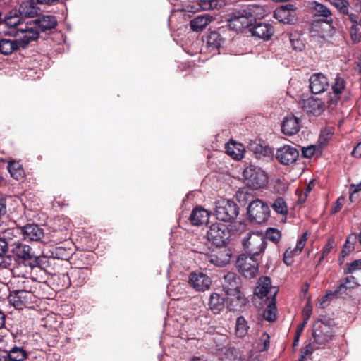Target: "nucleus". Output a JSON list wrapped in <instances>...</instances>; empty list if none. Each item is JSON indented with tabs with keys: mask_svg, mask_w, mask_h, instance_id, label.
I'll return each mask as SVG.
<instances>
[{
	"mask_svg": "<svg viewBox=\"0 0 361 361\" xmlns=\"http://www.w3.org/2000/svg\"><path fill=\"white\" fill-rule=\"evenodd\" d=\"M350 35L354 43H358L361 40V33L359 31L357 25H353L350 27Z\"/></svg>",
	"mask_w": 361,
	"mask_h": 361,
	"instance_id": "49530a36",
	"label": "nucleus"
},
{
	"mask_svg": "<svg viewBox=\"0 0 361 361\" xmlns=\"http://www.w3.org/2000/svg\"><path fill=\"white\" fill-rule=\"evenodd\" d=\"M35 25L39 31L46 32L54 28L57 25V20L54 16H42L35 20Z\"/></svg>",
	"mask_w": 361,
	"mask_h": 361,
	"instance_id": "b1692460",
	"label": "nucleus"
},
{
	"mask_svg": "<svg viewBox=\"0 0 361 361\" xmlns=\"http://www.w3.org/2000/svg\"><path fill=\"white\" fill-rule=\"evenodd\" d=\"M19 31L22 33L20 39H18L21 48H25L30 41L35 40L39 37V30H35L32 27H28L27 25L25 28H20Z\"/></svg>",
	"mask_w": 361,
	"mask_h": 361,
	"instance_id": "a878e982",
	"label": "nucleus"
},
{
	"mask_svg": "<svg viewBox=\"0 0 361 361\" xmlns=\"http://www.w3.org/2000/svg\"><path fill=\"white\" fill-rule=\"evenodd\" d=\"M244 249L250 256L255 257L261 254L266 248L267 242L259 232L249 233L243 240Z\"/></svg>",
	"mask_w": 361,
	"mask_h": 361,
	"instance_id": "39448f33",
	"label": "nucleus"
},
{
	"mask_svg": "<svg viewBox=\"0 0 361 361\" xmlns=\"http://www.w3.org/2000/svg\"><path fill=\"white\" fill-rule=\"evenodd\" d=\"M11 252L15 255L18 262H37V259L32 249L27 245L18 243H12Z\"/></svg>",
	"mask_w": 361,
	"mask_h": 361,
	"instance_id": "9b49d317",
	"label": "nucleus"
},
{
	"mask_svg": "<svg viewBox=\"0 0 361 361\" xmlns=\"http://www.w3.org/2000/svg\"><path fill=\"white\" fill-rule=\"evenodd\" d=\"M22 16L17 11L9 12L4 19L5 25L9 27H16L20 23Z\"/></svg>",
	"mask_w": 361,
	"mask_h": 361,
	"instance_id": "c9c22d12",
	"label": "nucleus"
},
{
	"mask_svg": "<svg viewBox=\"0 0 361 361\" xmlns=\"http://www.w3.org/2000/svg\"><path fill=\"white\" fill-rule=\"evenodd\" d=\"M276 309L274 302H271L268 305L263 312V317L267 321L272 322L276 319Z\"/></svg>",
	"mask_w": 361,
	"mask_h": 361,
	"instance_id": "ea45409f",
	"label": "nucleus"
},
{
	"mask_svg": "<svg viewBox=\"0 0 361 361\" xmlns=\"http://www.w3.org/2000/svg\"><path fill=\"white\" fill-rule=\"evenodd\" d=\"M38 263L36 262H18L12 272L13 276L15 278H23L26 279L31 274L34 267L37 266Z\"/></svg>",
	"mask_w": 361,
	"mask_h": 361,
	"instance_id": "5701e85b",
	"label": "nucleus"
},
{
	"mask_svg": "<svg viewBox=\"0 0 361 361\" xmlns=\"http://www.w3.org/2000/svg\"><path fill=\"white\" fill-rule=\"evenodd\" d=\"M252 35L259 38L269 39L274 34V27L268 23H258L250 28Z\"/></svg>",
	"mask_w": 361,
	"mask_h": 361,
	"instance_id": "4be33fe9",
	"label": "nucleus"
},
{
	"mask_svg": "<svg viewBox=\"0 0 361 361\" xmlns=\"http://www.w3.org/2000/svg\"><path fill=\"white\" fill-rule=\"evenodd\" d=\"M361 190V182L358 184H351L350 186V197L351 202L353 201V197L355 193Z\"/></svg>",
	"mask_w": 361,
	"mask_h": 361,
	"instance_id": "bf43d9fd",
	"label": "nucleus"
},
{
	"mask_svg": "<svg viewBox=\"0 0 361 361\" xmlns=\"http://www.w3.org/2000/svg\"><path fill=\"white\" fill-rule=\"evenodd\" d=\"M277 292V288L271 286V279L267 276L260 278L255 289V295L261 299L267 297L274 300Z\"/></svg>",
	"mask_w": 361,
	"mask_h": 361,
	"instance_id": "ddd939ff",
	"label": "nucleus"
},
{
	"mask_svg": "<svg viewBox=\"0 0 361 361\" xmlns=\"http://www.w3.org/2000/svg\"><path fill=\"white\" fill-rule=\"evenodd\" d=\"M273 209L278 214L286 215L288 213L286 203L283 198L278 197L271 204Z\"/></svg>",
	"mask_w": 361,
	"mask_h": 361,
	"instance_id": "58836bf2",
	"label": "nucleus"
},
{
	"mask_svg": "<svg viewBox=\"0 0 361 361\" xmlns=\"http://www.w3.org/2000/svg\"><path fill=\"white\" fill-rule=\"evenodd\" d=\"M237 267L239 271L247 279L255 277L258 272V262L255 257L241 255L238 257Z\"/></svg>",
	"mask_w": 361,
	"mask_h": 361,
	"instance_id": "9d476101",
	"label": "nucleus"
},
{
	"mask_svg": "<svg viewBox=\"0 0 361 361\" xmlns=\"http://www.w3.org/2000/svg\"><path fill=\"white\" fill-rule=\"evenodd\" d=\"M361 267V259H356L351 263H348L346 264V268L345 269V274H351L354 272L355 270L360 269Z\"/></svg>",
	"mask_w": 361,
	"mask_h": 361,
	"instance_id": "09e8293b",
	"label": "nucleus"
},
{
	"mask_svg": "<svg viewBox=\"0 0 361 361\" xmlns=\"http://www.w3.org/2000/svg\"><path fill=\"white\" fill-rule=\"evenodd\" d=\"M330 3L335 6L340 13L348 14L349 3L347 0H330Z\"/></svg>",
	"mask_w": 361,
	"mask_h": 361,
	"instance_id": "a19ab883",
	"label": "nucleus"
},
{
	"mask_svg": "<svg viewBox=\"0 0 361 361\" xmlns=\"http://www.w3.org/2000/svg\"><path fill=\"white\" fill-rule=\"evenodd\" d=\"M298 157V149L291 145H284L279 148L276 153L277 160L283 165H290L295 163Z\"/></svg>",
	"mask_w": 361,
	"mask_h": 361,
	"instance_id": "f8f14e48",
	"label": "nucleus"
},
{
	"mask_svg": "<svg viewBox=\"0 0 361 361\" xmlns=\"http://www.w3.org/2000/svg\"><path fill=\"white\" fill-rule=\"evenodd\" d=\"M224 42V39L217 32H211L207 37V46L212 49H219Z\"/></svg>",
	"mask_w": 361,
	"mask_h": 361,
	"instance_id": "72a5a7b5",
	"label": "nucleus"
},
{
	"mask_svg": "<svg viewBox=\"0 0 361 361\" xmlns=\"http://www.w3.org/2000/svg\"><path fill=\"white\" fill-rule=\"evenodd\" d=\"M247 214L252 221L256 224L264 223L269 217V207L261 200H255L248 206Z\"/></svg>",
	"mask_w": 361,
	"mask_h": 361,
	"instance_id": "0eeeda50",
	"label": "nucleus"
},
{
	"mask_svg": "<svg viewBox=\"0 0 361 361\" xmlns=\"http://www.w3.org/2000/svg\"><path fill=\"white\" fill-rule=\"evenodd\" d=\"M225 355L230 357V358L235 359L237 356L236 351L234 348H231L226 350Z\"/></svg>",
	"mask_w": 361,
	"mask_h": 361,
	"instance_id": "774afa93",
	"label": "nucleus"
},
{
	"mask_svg": "<svg viewBox=\"0 0 361 361\" xmlns=\"http://www.w3.org/2000/svg\"><path fill=\"white\" fill-rule=\"evenodd\" d=\"M249 326L245 319L240 316L236 319L235 334L238 338L245 337L248 332Z\"/></svg>",
	"mask_w": 361,
	"mask_h": 361,
	"instance_id": "f704fd0d",
	"label": "nucleus"
},
{
	"mask_svg": "<svg viewBox=\"0 0 361 361\" xmlns=\"http://www.w3.org/2000/svg\"><path fill=\"white\" fill-rule=\"evenodd\" d=\"M240 278L234 272H228L223 276L222 288L224 291L230 296L236 297L238 304L235 306H231L233 311L240 308L245 303V298L241 293Z\"/></svg>",
	"mask_w": 361,
	"mask_h": 361,
	"instance_id": "f257e3e1",
	"label": "nucleus"
},
{
	"mask_svg": "<svg viewBox=\"0 0 361 361\" xmlns=\"http://www.w3.org/2000/svg\"><path fill=\"white\" fill-rule=\"evenodd\" d=\"M243 176L246 185L253 190L263 188L268 182L267 174L261 168L253 165L246 167Z\"/></svg>",
	"mask_w": 361,
	"mask_h": 361,
	"instance_id": "f03ea898",
	"label": "nucleus"
},
{
	"mask_svg": "<svg viewBox=\"0 0 361 361\" xmlns=\"http://www.w3.org/2000/svg\"><path fill=\"white\" fill-rule=\"evenodd\" d=\"M13 233V230H8L5 233L4 238H0V255L5 254L8 248L12 246V242L11 240H6V238Z\"/></svg>",
	"mask_w": 361,
	"mask_h": 361,
	"instance_id": "79ce46f5",
	"label": "nucleus"
},
{
	"mask_svg": "<svg viewBox=\"0 0 361 361\" xmlns=\"http://www.w3.org/2000/svg\"><path fill=\"white\" fill-rule=\"evenodd\" d=\"M334 246V242L332 240H329L322 249L319 262H322L329 254Z\"/></svg>",
	"mask_w": 361,
	"mask_h": 361,
	"instance_id": "8fccbe9b",
	"label": "nucleus"
},
{
	"mask_svg": "<svg viewBox=\"0 0 361 361\" xmlns=\"http://www.w3.org/2000/svg\"><path fill=\"white\" fill-rule=\"evenodd\" d=\"M281 131L286 135H293L298 133L301 128L300 120L293 114L285 116L281 125Z\"/></svg>",
	"mask_w": 361,
	"mask_h": 361,
	"instance_id": "a211bd4d",
	"label": "nucleus"
},
{
	"mask_svg": "<svg viewBox=\"0 0 361 361\" xmlns=\"http://www.w3.org/2000/svg\"><path fill=\"white\" fill-rule=\"evenodd\" d=\"M333 296H335L334 294V292H332L331 290L327 291L326 295L322 298V300L320 301V304L322 305L324 302H326V301H328L329 300H331Z\"/></svg>",
	"mask_w": 361,
	"mask_h": 361,
	"instance_id": "338daca9",
	"label": "nucleus"
},
{
	"mask_svg": "<svg viewBox=\"0 0 361 361\" xmlns=\"http://www.w3.org/2000/svg\"><path fill=\"white\" fill-rule=\"evenodd\" d=\"M248 149L254 154L257 159L268 161L272 159L273 152L268 145H263L257 141L250 142Z\"/></svg>",
	"mask_w": 361,
	"mask_h": 361,
	"instance_id": "dca6fc26",
	"label": "nucleus"
},
{
	"mask_svg": "<svg viewBox=\"0 0 361 361\" xmlns=\"http://www.w3.org/2000/svg\"><path fill=\"white\" fill-rule=\"evenodd\" d=\"M343 201H344V199L342 197H339L337 200L334 207L332 208V210H331L332 214H336L341 209V208L343 207Z\"/></svg>",
	"mask_w": 361,
	"mask_h": 361,
	"instance_id": "680f3d73",
	"label": "nucleus"
},
{
	"mask_svg": "<svg viewBox=\"0 0 361 361\" xmlns=\"http://www.w3.org/2000/svg\"><path fill=\"white\" fill-rule=\"evenodd\" d=\"M349 286H348L345 283L342 281L340 285L335 289L334 291V294L335 296L341 295L343 293H345L348 290H350L351 288H348Z\"/></svg>",
	"mask_w": 361,
	"mask_h": 361,
	"instance_id": "5fc2aeb1",
	"label": "nucleus"
},
{
	"mask_svg": "<svg viewBox=\"0 0 361 361\" xmlns=\"http://www.w3.org/2000/svg\"><path fill=\"white\" fill-rule=\"evenodd\" d=\"M209 213L202 207H196L193 209L190 216V220L193 225H202L209 221Z\"/></svg>",
	"mask_w": 361,
	"mask_h": 361,
	"instance_id": "393cba45",
	"label": "nucleus"
},
{
	"mask_svg": "<svg viewBox=\"0 0 361 361\" xmlns=\"http://www.w3.org/2000/svg\"><path fill=\"white\" fill-rule=\"evenodd\" d=\"M10 304L17 310H23L33 303L34 295L28 290H17L11 291L8 295Z\"/></svg>",
	"mask_w": 361,
	"mask_h": 361,
	"instance_id": "1a4fd4ad",
	"label": "nucleus"
},
{
	"mask_svg": "<svg viewBox=\"0 0 361 361\" xmlns=\"http://www.w3.org/2000/svg\"><path fill=\"white\" fill-rule=\"evenodd\" d=\"M303 109L314 116H319L325 110L326 105L320 99L310 97L303 101Z\"/></svg>",
	"mask_w": 361,
	"mask_h": 361,
	"instance_id": "412c9836",
	"label": "nucleus"
},
{
	"mask_svg": "<svg viewBox=\"0 0 361 361\" xmlns=\"http://www.w3.org/2000/svg\"><path fill=\"white\" fill-rule=\"evenodd\" d=\"M212 20V17L208 14L200 15L190 22L191 29L195 32L202 31Z\"/></svg>",
	"mask_w": 361,
	"mask_h": 361,
	"instance_id": "c85d7f7f",
	"label": "nucleus"
},
{
	"mask_svg": "<svg viewBox=\"0 0 361 361\" xmlns=\"http://www.w3.org/2000/svg\"><path fill=\"white\" fill-rule=\"evenodd\" d=\"M264 238L276 244L281 238V233L279 229L270 227L266 230Z\"/></svg>",
	"mask_w": 361,
	"mask_h": 361,
	"instance_id": "4c0bfd02",
	"label": "nucleus"
},
{
	"mask_svg": "<svg viewBox=\"0 0 361 361\" xmlns=\"http://www.w3.org/2000/svg\"><path fill=\"white\" fill-rule=\"evenodd\" d=\"M302 150V154L305 158H310L312 157L317 152H319V147L314 145H311L307 147H303L301 149Z\"/></svg>",
	"mask_w": 361,
	"mask_h": 361,
	"instance_id": "a18cd8bd",
	"label": "nucleus"
},
{
	"mask_svg": "<svg viewBox=\"0 0 361 361\" xmlns=\"http://www.w3.org/2000/svg\"><path fill=\"white\" fill-rule=\"evenodd\" d=\"M224 298L219 294L213 293L209 297V307L214 314H218L224 309Z\"/></svg>",
	"mask_w": 361,
	"mask_h": 361,
	"instance_id": "c756f323",
	"label": "nucleus"
},
{
	"mask_svg": "<svg viewBox=\"0 0 361 361\" xmlns=\"http://www.w3.org/2000/svg\"><path fill=\"white\" fill-rule=\"evenodd\" d=\"M238 210L233 201L221 200L216 202L215 215L222 221H231L236 218Z\"/></svg>",
	"mask_w": 361,
	"mask_h": 361,
	"instance_id": "423d86ee",
	"label": "nucleus"
},
{
	"mask_svg": "<svg viewBox=\"0 0 361 361\" xmlns=\"http://www.w3.org/2000/svg\"><path fill=\"white\" fill-rule=\"evenodd\" d=\"M305 243L300 240V239L297 241L296 246L295 247V253H300L302 250L303 249Z\"/></svg>",
	"mask_w": 361,
	"mask_h": 361,
	"instance_id": "69168bd1",
	"label": "nucleus"
},
{
	"mask_svg": "<svg viewBox=\"0 0 361 361\" xmlns=\"http://www.w3.org/2000/svg\"><path fill=\"white\" fill-rule=\"evenodd\" d=\"M349 286H348L345 283L342 281L340 285L335 289L334 291V294L335 296L341 295L343 293H345L348 290H350L351 288H348Z\"/></svg>",
	"mask_w": 361,
	"mask_h": 361,
	"instance_id": "6e6d98bb",
	"label": "nucleus"
},
{
	"mask_svg": "<svg viewBox=\"0 0 361 361\" xmlns=\"http://www.w3.org/2000/svg\"><path fill=\"white\" fill-rule=\"evenodd\" d=\"M269 335L267 333H263L260 338H259V342L263 343V348H261V351H265L267 350L269 347Z\"/></svg>",
	"mask_w": 361,
	"mask_h": 361,
	"instance_id": "3c124183",
	"label": "nucleus"
},
{
	"mask_svg": "<svg viewBox=\"0 0 361 361\" xmlns=\"http://www.w3.org/2000/svg\"><path fill=\"white\" fill-rule=\"evenodd\" d=\"M213 1L211 0H200L198 6L200 9L207 11L212 8Z\"/></svg>",
	"mask_w": 361,
	"mask_h": 361,
	"instance_id": "13d9d810",
	"label": "nucleus"
},
{
	"mask_svg": "<svg viewBox=\"0 0 361 361\" xmlns=\"http://www.w3.org/2000/svg\"><path fill=\"white\" fill-rule=\"evenodd\" d=\"M334 331L332 329L322 323L313 331V337L316 343L319 345H326L332 338Z\"/></svg>",
	"mask_w": 361,
	"mask_h": 361,
	"instance_id": "6ab92c4d",
	"label": "nucleus"
},
{
	"mask_svg": "<svg viewBox=\"0 0 361 361\" xmlns=\"http://www.w3.org/2000/svg\"><path fill=\"white\" fill-rule=\"evenodd\" d=\"M39 8L36 6L34 0L23 1L19 7L18 13L22 17L32 18L36 16Z\"/></svg>",
	"mask_w": 361,
	"mask_h": 361,
	"instance_id": "cd10ccee",
	"label": "nucleus"
},
{
	"mask_svg": "<svg viewBox=\"0 0 361 361\" xmlns=\"http://www.w3.org/2000/svg\"><path fill=\"white\" fill-rule=\"evenodd\" d=\"M77 274L79 276L80 278L82 279V281L80 283H82L85 282L87 277V269H80L77 271Z\"/></svg>",
	"mask_w": 361,
	"mask_h": 361,
	"instance_id": "0e129e2a",
	"label": "nucleus"
},
{
	"mask_svg": "<svg viewBox=\"0 0 361 361\" xmlns=\"http://www.w3.org/2000/svg\"><path fill=\"white\" fill-rule=\"evenodd\" d=\"M295 6L292 4H287L278 7L274 12V18L280 23L291 24L295 20Z\"/></svg>",
	"mask_w": 361,
	"mask_h": 361,
	"instance_id": "4468645a",
	"label": "nucleus"
},
{
	"mask_svg": "<svg viewBox=\"0 0 361 361\" xmlns=\"http://www.w3.org/2000/svg\"><path fill=\"white\" fill-rule=\"evenodd\" d=\"M26 341L16 340L7 350L0 353V361H24L29 355Z\"/></svg>",
	"mask_w": 361,
	"mask_h": 361,
	"instance_id": "20e7f679",
	"label": "nucleus"
},
{
	"mask_svg": "<svg viewBox=\"0 0 361 361\" xmlns=\"http://www.w3.org/2000/svg\"><path fill=\"white\" fill-rule=\"evenodd\" d=\"M17 262L18 261L14 256L5 254L0 255V269H8L11 274Z\"/></svg>",
	"mask_w": 361,
	"mask_h": 361,
	"instance_id": "7c9ffc66",
	"label": "nucleus"
},
{
	"mask_svg": "<svg viewBox=\"0 0 361 361\" xmlns=\"http://www.w3.org/2000/svg\"><path fill=\"white\" fill-rule=\"evenodd\" d=\"M23 239L27 241H39L44 236V230L37 224H29L19 228Z\"/></svg>",
	"mask_w": 361,
	"mask_h": 361,
	"instance_id": "f3484780",
	"label": "nucleus"
},
{
	"mask_svg": "<svg viewBox=\"0 0 361 361\" xmlns=\"http://www.w3.org/2000/svg\"><path fill=\"white\" fill-rule=\"evenodd\" d=\"M352 155L355 157H361V142L358 143L351 152Z\"/></svg>",
	"mask_w": 361,
	"mask_h": 361,
	"instance_id": "e2e57ef3",
	"label": "nucleus"
},
{
	"mask_svg": "<svg viewBox=\"0 0 361 361\" xmlns=\"http://www.w3.org/2000/svg\"><path fill=\"white\" fill-rule=\"evenodd\" d=\"M241 147L240 145H238L236 142H230L226 145L225 149L228 155L235 159H240L243 157V151L240 149Z\"/></svg>",
	"mask_w": 361,
	"mask_h": 361,
	"instance_id": "473e14b6",
	"label": "nucleus"
},
{
	"mask_svg": "<svg viewBox=\"0 0 361 361\" xmlns=\"http://www.w3.org/2000/svg\"><path fill=\"white\" fill-rule=\"evenodd\" d=\"M20 48L18 40L14 37L0 39V53L9 55Z\"/></svg>",
	"mask_w": 361,
	"mask_h": 361,
	"instance_id": "bb28decb",
	"label": "nucleus"
},
{
	"mask_svg": "<svg viewBox=\"0 0 361 361\" xmlns=\"http://www.w3.org/2000/svg\"><path fill=\"white\" fill-rule=\"evenodd\" d=\"M299 253H295V249L288 248L283 255V262L287 265H290L293 263V257Z\"/></svg>",
	"mask_w": 361,
	"mask_h": 361,
	"instance_id": "de8ad7c7",
	"label": "nucleus"
},
{
	"mask_svg": "<svg viewBox=\"0 0 361 361\" xmlns=\"http://www.w3.org/2000/svg\"><path fill=\"white\" fill-rule=\"evenodd\" d=\"M310 89L312 94L323 93L329 86L327 78L322 73H314L310 80Z\"/></svg>",
	"mask_w": 361,
	"mask_h": 361,
	"instance_id": "aec40b11",
	"label": "nucleus"
},
{
	"mask_svg": "<svg viewBox=\"0 0 361 361\" xmlns=\"http://www.w3.org/2000/svg\"><path fill=\"white\" fill-rule=\"evenodd\" d=\"M188 283L197 291H205L210 288L211 279L204 273L192 272L189 277Z\"/></svg>",
	"mask_w": 361,
	"mask_h": 361,
	"instance_id": "2eb2a0df",
	"label": "nucleus"
},
{
	"mask_svg": "<svg viewBox=\"0 0 361 361\" xmlns=\"http://www.w3.org/2000/svg\"><path fill=\"white\" fill-rule=\"evenodd\" d=\"M308 319H309V314L307 315V317L306 318H304L303 322L298 326L296 334L295 336V338H294V345H296V343L299 341L300 336L301 333L303 331L304 327H305V324H307Z\"/></svg>",
	"mask_w": 361,
	"mask_h": 361,
	"instance_id": "603ef678",
	"label": "nucleus"
},
{
	"mask_svg": "<svg viewBox=\"0 0 361 361\" xmlns=\"http://www.w3.org/2000/svg\"><path fill=\"white\" fill-rule=\"evenodd\" d=\"M312 8L318 16L330 18L331 12L328 7L317 1L312 3Z\"/></svg>",
	"mask_w": 361,
	"mask_h": 361,
	"instance_id": "e433bc0d",
	"label": "nucleus"
},
{
	"mask_svg": "<svg viewBox=\"0 0 361 361\" xmlns=\"http://www.w3.org/2000/svg\"><path fill=\"white\" fill-rule=\"evenodd\" d=\"M289 41L293 49L301 50L302 49L303 44L302 42L298 39H295L292 35L289 37Z\"/></svg>",
	"mask_w": 361,
	"mask_h": 361,
	"instance_id": "864d4df0",
	"label": "nucleus"
},
{
	"mask_svg": "<svg viewBox=\"0 0 361 361\" xmlns=\"http://www.w3.org/2000/svg\"><path fill=\"white\" fill-rule=\"evenodd\" d=\"M343 281L346 284L348 287V288H354L357 286V283L355 281V278L353 276H347L345 278Z\"/></svg>",
	"mask_w": 361,
	"mask_h": 361,
	"instance_id": "052dcab7",
	"label": "nucleus"
},
{
	"mask_svg": "<svg viewBox=\"0 0 361 361\" xmlns=\"http://www.w3.org/2000/svg\"><path fill=\"white\" fill-rule=\"evenodd\" d=\"M345 86V82L343 78L336 76L335 81L332 85L334 94H340Z\"/></svg>",
	"mask_w": 361,
	"mask_h": 361,
	"instance_id": "c03bdc74",
	"label": "nucleus"
},
{
	"mask_svg": "<svg viewBox=\"0 0 361 361\" xmlns=\"http://www.w3.org/2000/svg\"><path fill=\"white\" fill-rule=\"evenodd\" d=\"M254 8V6H249L233 12L230 19V25L236 30L250 26L255 19Z\"/></svg>",
	"mask_w": 361,
	"mask_h": 361,
	"instance_id": "6e6552de",
	"label": "nucleus"
},
{
	"mask_svg": "<svg viewBox=\"0 0 361 361\" xmlns=\"http://www.w3.org/2000/svg\"><path fill=\"white\" fill-rule=\"evenodd\" d=\"M195 307H192V317L195 319H200L201 317H204L206 311H203L201 308L204 309L203 302L199 300L197 302L194 303Z\"/></svg>",
	"mask_w": 361,
	"mask_h": 361,
	"instance_id": "37998d69",
	"label": "nucleus"
},
{
	"mask_svg": "<svg viewBox=\"0 0 361 361\" xmlns=\"http://www.w3.org/2000/svg\"><path fill=\"white\" fill-rule=\"evenodd\" d=\"M209 241L216 247H222L228 243L231 237L228 227L224 223L212 224L207 232Z\"/></svg>",
	"mask_w": 361,
	"mask_h": 361,
	"instance_id": "7ed1b4c3",
	"label": "nucleus"
},
{
	"mask_svg": "<svg viewBox=\"0 0 361 361\" xmlns=\"http://www.w3.org/2000/svg\"><path fill=\"white\" fill-rule=\"evenodd\" d=\"M8 170L11 176L16 180H20L24 176V170L18 161H9L8 164Z\"/></svg>",
	"mask_w": 361,
	"mask_h": 361,
	"instance_id": "2f4dec72",
	"label": "nucleus"
},
{
	"mask_svg": "<svg viewBox=\"0 0 361 361\" xmlns=\"http://www.w3.org/2000/svg\"><path fill=\"white\" fill-rule=\"evenodd\" d=\"M349 286H348L345 283L342 281L340 285L335 289L334 291V294L335 296L341 295L343 293H345L348 290H350L351 288H348Z\"/></svg>",
	"mask_w": 361,
	"mask_h": 361,
	"instance_id": "4d7b16f0",
	"label": "nucleus"
}]
</instances>
